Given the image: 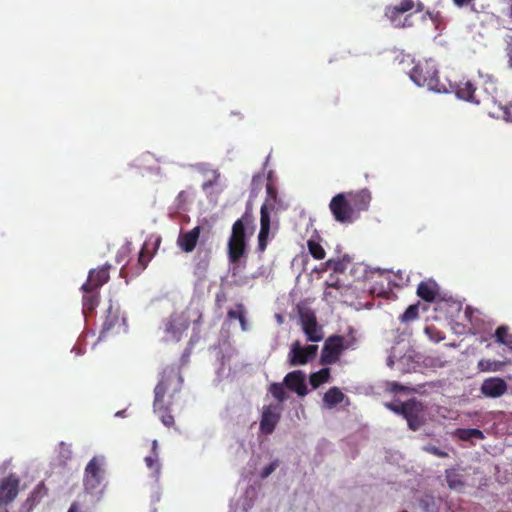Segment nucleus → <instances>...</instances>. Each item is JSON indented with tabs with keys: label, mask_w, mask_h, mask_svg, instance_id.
<instances>
[{
	"label": "nucleus",
	"mask_w": 512,
	"mask_h": 512,
	"mask_svg": "<svg viewBox=\"0 0 512 512\" xmlns=\"http://www.w3.org/2000/svg\"><path fill=\"white\" fill-rule=\"evenodd\" d=\"M304 349H305V354H306L307 363H308L311 359H313L316 356L318 346L308 345V346L304 347Z\"/></svg>",
	"instance_id": "ea45409f"
},
{
	"label": "nucleus",
	"mask_w": 512,
	"mask_h": 512,
	"mask_svg": "<svg viewBox=\"0 0 512 512\" xmlns=\"http://www.w3.org/2000/svg\"><path fill=\"white\" fill-rule=\"evenodd\" d=\"M329 379V368H322L317 372L311 373L309 377L310 384L314 389L318 388L321 384L328 382Z\"/></svg>",
	"instance_id": "bb28decb"
},
{
	"label": "nucleus",
	"mask_w": 512,
	"mask_h": 512,
	"mask_svg": "<svg viewBox=\"0 0 512 512\" xmlns=\"http://www.w3.org/2000/svg\"><path fill=\"white\" fill-rule=\"evenodd\" d=\"M207 265H208V263L205 262L204 265H203V269H206Z\"/></svg>",
	"instance_id": "864d4df0"
},
{
	"label": "nucleus",
	"mask_w": 512,
	"mask_h": 512,
	"mask_svg": "<svg viewBox=\"0 0 512 512\" xmlns=\"http://www.w3.org/2000/svg\"><path fill=\"white\" fill-rule=\"evenodd\" d=\"M216 305L220 308L222 303L226 301V294L224 292H220L216 294Z\"/></svg>",
	"instance_id": "a19ab883"
},
{
	"label": "nucleus",
	"mask_w": 512,
	"mask_h": 512,
	"mask_svg": "<svg viewBox=\"0 0 512 512\" xmlns=\"http://www.w3.org/2000/svg\"><path fill=\"white\" fill-rule=\"evenodd\" d=\"M119 321V309L110 304L106 311V316L100 331L99 340L105 338L108 333L111 332L117 324H119Z\"/></svg>",
	"instance_id": "aec40b11"
},
{
	"label": "nucleus",
	"mask_w": 512,
	"mask_h": 512,
	"mask_svg": "<svg viewBox=\"0 0 512 512\" xmlns=\"http://www.w3.org/2000/svg\"><path fill=\"white\" fill-rule=\"evenodd\" d=\"M269 391L272 394V396L279 402H283L287 397L284 387L281 383L271 384Z\"/></svg>",
	"instance_id": "f704fd0d"
},
{
	"label": "nucleus",
	"mask_w": 512,
	"mask_h": 512,
	"mask_svg": "<svg viewBox=\"0 0 512 512\" xmlns=\"http://www.w3.org/2000/svg\"><path fill=\"white\" fill-rule=\"evenodd\" d=\"M201 231L202 226H196L187 232L180 233L177 239L178 247L186 253L192 252L197 245Z\"/></svg>",
	"instance_id": "dca6fc26"
},
{
	"label": "nucleus",
	"mask_w": 512,
	"mask_h": 512,
	"mask_svg": "<svg viewBox=\"0 0 512 512\" xmlns=\"http://www.w3.org/2000/svg\"><path fill=\"white\" fill-rule=\"evenodd\" d=\"M214 174H215V180L214 181L209 180V181L204 182L203 185H202L203 190H206L209 187L214 185V183L216 182L217 178L219 177V174L217 173V171H214Z\"/></svg>",
	"instance_id": "37998d69"
},
{
	"label": "nucleus",
	"mask_w": 512,
	"mask_h": 512,
	"mask_svg": "<svg viewBox=\"0 0 512 512\" xmlns=\"http://www.w3.org/2000/svg\"><path fill=\"white\" fill-rule=\"evenodd\" d=\"M145 463L149 469L155 471L156 473H159V471H160L159 455L151 454L149 456H146Z\"/></svg>",
	"instance_id": "c9c22d12"
},
{
	"label": "nucleus",
	"mask_w": 512,
	"mask_h": 512,
	"mask_svg": "<svg viewBox=\"0 0 512 512\" xmlns=\"http://www.w3.org/2000/svg\"><path fill=\"white\" fill-rule=\"evenodd\" d=\"M389 385L393 392H402L405 390V387L397 382H391Z\"/></svg>",
	"instance_id": "79ce46f5"
},
{
	"label": "nucleus",
	"mask_w": 512,
	"mask_h": 512,
	"mask_svg": "<svg viewBox=\"0 0 512 512\" xmlns=\"http://www.w3.org/2000/svg\"><path fill=\"white\" fill-rule=\"evenodd\" d=\"M111 264H104L103 266L91 269L88 274L87 281L82 285V290H87L89 288L100 289L105 283H107L110 279V269Z\"/></svg>",
	"instance_id": "9d476101"
},
{
	"label": "nucleus",
	"mask_w": 512,
	"mask_h": 512,
	"mask_svg": "<svg viewBox=\"0 0 512 512\" xmlns=\"http://www.w3.org/2000/svg\"><path fill=\"white\" fill-rule=\"evenodd\" d=\"M151 454L159 455V453H158V442H157V440H153V441H152Z\"/></svg>",
	"instance_id": "49530a36"
},
{
	"label": "nucleus",
	"mask_w": 512,
	"mask_h": 512,
	"mask_svg": "<svg viewBox=\"0 0 512 512\" xmlns=\"http://www.w3.org/2000/svg\"><path fill=\"white\" fill-rule=\"evenodd\" d=\"M508 390L506 381L500 377H490L485 379L480 387L481 393L489 398H499Z\"/></svg>",
	"instance_id": "9b49d317"
},
{
	"label": "nucleus",
	"mask_w": 512,
	"mask_h": 512,
	"mask_svg": "<svg viewBox=\"0 0 512 512\" xmlns=\"http://www.w3.org/2000/svg\"><path fill=\"white\" fill-rule=\"evenodd\" d=\"M326 267L332 269L336 273H342L347 268V261L344 259H329L325 263Z\"/></svg>",
	"instance_id": "473e14b6"
},
{
	"label": "nucleus",
	"mask_w": 512,
	"mask_h": 512,
	"mask_svg": "<svg viewBox=\"0 0 512 512\" xmlns=\"http://www.w3.org/2000/svg\"><path fill=\"white\" fill-rule=\"evenodd\" d=\"M445 478L450 489L461 491L464 488L463 476L455 469H447L445 471Z\"/></svg>",
	"instance_id": "b1692460"
},
{
	"label": "nucleus",
	"mask_w": 512,
	"mask_h": 512,
	"mask_svg": "<svg viewBox=\"0 0 512 512\" xmlns=\"http://www.w3.org/2000/svg\"><path fill=\"white\" fill-rule=\"evenodd\" d=\"M424 8V3L420 0H401L398 4L386 6L384 16L395 28H411L414 25V14L424 11Z\"/></svg>",
	"instance_id": "7ed1b4c3"
},
{
	"label": "nucleus",
	"mask_w": 512,
	"mask_h": 512,
	"mask_svg": "<svg viewBox=\"0 0 512 512\" xmlns=\"http://www.w3.org/2000/svg\"><path fill=\"white\" fill-rule=\"evenodd\" d=\"M288 361L290 366L307 364L305 349L301 346V343L298 340L293 342L291 345L290 352L288 354Z\"/></svg>",
	"instance_id": "4be33fe9"
},
{
	"label": "nucleus",
	"mask_w": 512,
	"mask_h": 512,
	"mask_svg": "<svg viewBox=\"0 0 512 512\" xmlns=\"http://www.w3.org/2000/svg\"><path fill=\"white\" fill-rule=\"evenodd\" d=\"M472 0H453L454 4L458 7L468 5Z\"/></svg>",
	"instance_id": "a18cd8bd"
},
{
	"label": "nucleus",
	"mask_w": 512,
	"mask_h": 512,
	"mask_svg": "<svg viewBox=\"0 0 512 512\" xmlns=\"http://www.w3.org/2000/svg\"><path fill=\"white\" fill-rule=\"evenodd\" d=\"M457 435L460 440L462 441H468L472 438L476 439H483L484 434L481 430L476 428H465V429H458Z\"/></svg>",
	"instance_id": "c756f323"
},
{
	"label": "nucleus",
	"mask_w": 512,
	"mask_h": 512,
	"mask_svg": "<svg viewBox=\"0 0 512 512\" xmlns=\"http://www.w3.org/2000/svg\"><path fill=\"white\" fill-rule=\"evenodd\" d=\"M344 397L345 395L338 387H332L324 394L323 401L329 407H333L341 403Z\"/></svg>",
	"instance_id": "a878e982"
},
{
	"label": "nucleus",
	"mask_w": 512,
	"mask_h": 512,
	"mask_svg": "<svg viewBox=\"0 0 512 512\" xmlns=\"http://www.w3.org/2000/svg\"><path fill=\"white\" fill-rule=\"evenodd\" d=\"M307 247L310 255L315 260H323L326 256V252L319 241L311 238L307 241Z\"/></svg>",
	"instance_id": "c85d7f7f"
},
{
	"label": "nucleus",
	"mask_w": 512,
	"mask_h": 512,
	"mask_svg": "<svg viewBox=\"0 0 512 512\" xmlns=\"http://www.w3.org/2000/svg\"><path fill=\"white\" fill-rule=\"evenodd\" d=\"M186 193L185 191H181L179 194H178V199H184Z\"/></svg>",
	"instance_id": "3c124183"
},
{
	"label": "nucleus",
	"mask_w": 512,
	"mask_h": 512,
	"mask_svg": "<svg viewBox=\"0 0 512 512\" xmlns=\"http://www.w3.org/2000/svg\"><path fill=\"white\" fill-rule=\"evenodd\" d=\"M424 406L421 402L410 399L401 403L394 411L401 413L411 430L416 431L424 424Z\"/></svg>",
	"instance_id": "0eeeda50"
},
{
	"label": "nucleus",
	"mask_w": 512,
	"mask_h": 512,
	"mask_svg": "<svg viewBox=\"0 0 512 512\" xmlns=\"http://www.w3.org/2000/svg\"><path fill=\"white\" fill-rule=\"evenodd\" d=\"M279 466V461L278 460H274L272 461L270 464H268L267 466H265L261 473H260V477L262 479H265L267 478L270 474H272L276 468Z\"/></svg>",
	"instance_id": "4c0bfd02"
},
{
	"label": "nucleus",
	"mask_w": 512,
	"mask_h": 512,
	"mask_svg": "<svg viewBox=\"0 0 512 512\" xmlns=\"http://www.w3.org/2000/svg\"><path fill=\"white\" fill-rule=\"evenodd\" d=\"M68 512H81L80 505L77 502H73Z\"/></svg>",
	"instance_id": "c03bdc74"
},
{
	"label": "nucleus",
	"mask_w": 512,
	"mask_h": 512,
	"mask_svg": "<svg viewBox=\"0 0 512 512\" xmlns=\"http://www.w3.org/2000/svg\"><path fill=\"white\" fill-rule=\"evenodd\" d=\"M423 450L439 458H447L449 456L447 452L439 449L434 445H426L423 447Z\"/></svg>",
	"instance_id": "e433bc0d"
},
{
	"label": "nucleus",
	"mask_w": 512,
	"mask_h": 512,
	"mask_svg": "<svg viewBox=\"0 0 512 512\" xmlns=\"http://www.w3.org/2000/svg\"><path fill=\"white\" fill-rule=\"evenodd\" d=\"M440 292L439 285L436 281L429 279L421 281L417 287V295L426 302H434Z\"/></svg>",
	"instance_id": "a211bd4d"
},
{
	"label": "nucleus",
	"mask_w": 512,
	"mask_h": 512,
	"mask_svg": "<svg viewBox=\"0 0 512 512\" xmlns=\"http://www.w3.org/2000/svg\"><path fill=\"white\" fill-rule=\"evenodd\" d=\"M402 512H408V511L404 510V511H402Z\"/></svg>",
	"instance_id": "4d7b16f0"
},
{
	"label": "nucleus",
	"mask_w": 512,
	"mask_h": 512,
	"mask_svg": "<svg viewBox=\"0 0 512 512\" xmlns=\"http://www.w3.org/2000/svg\"><path fill=\"white\" fill-rule=\"evenodd\" d=\"M452 88L459 99L480 104L481 101L476 94V88L471 81L462 79L456 82Z\"/></svg>",
	"instance_id": "4468645a"
},
{
	"label": "nucleus",
	"mask_w": 512,
	"mask_h": 512,
	"mask_svg": "<svg viewBox=\"0 0 512 512\" xmlns=\"http://www.w3.org/2000/svg\"><path fill=\"white\" fill-rule=\"evenodd\" d=\"M172 326V322H168L166 327L167 331H170L172 329Z\"/></svg>",
	"instance_id": "603ef678"
},
{
	"label": "nucleus",
	"mask_w": 512,
	"mask_h": 512,
	"mask_svg": "<svg viewBox=\"0 0 512 512\" xmlns=\"http://www.w3.org/2000/svg\"><path fill=\"white\" fill-rule=\"evenodd\" d=\"M508 57H509V60H508L509 67L512 68V50L508 53Z\"/></svg>",
	"instance_id": "8fccbe9b"
},
{
	"label": "nucleus",
	"mask_w": 512,
	"mask_h": 512,
	"mask_svg": "<svg viewBox=\"0 0 512 512\" xmlns=\"http://www.w3.org/2000/svg\"><path fill=\"white\" fill-rule=\"evenodd\" d=\"M300 321L308 341L320 342L323 339L322 327L318 325L313 312L307 311L301 313Z\"/></svg>",
	"instance_id": "1a4fd4ad"
},
{
	"label": "nucleus",
	"mask_w": 512,
	"mask_h": 512,
	"mask_svg": "<svg viewBox=\"0 0 512 512\" xmlns=\"http://www.w3.org/2000/svg\"><path fill=\"white\" fill-rule=\"evenodd\" d=\"M19 489V479L17 476L11 474L1 480L0 483V506L7 505L12 502Z\"/></svg>",
	"instance_id": "f8f14e48"
},
{
	"label": "nucleus",
	"mask_w": 512,
	"mask_h": 512,
	"mask_svg": "<svg viewBox=\"0 0 512 512\" xmlns=\"http://www.w3.org/2000/svg\"><path fill=\"white\" fill-rule=\"evenodd\" d=\"M348 199L351 203L352 209L355 215L360 214L362 211H366L371 202V193L367 189L360 190L358 192H349L346 193Z\"/></svg>",
	"instance_id": "f3484780"
},
{
	"label": "nucleus",
	"mask_w": 512,
	"mask_h": 512,
	"mask_svg": "<svg viewBox=\"0 0 512 512\" xmlns=\"http://www.w3.org/2000/svg\"><path fill=\"white\" fill-rule=\"evenodd\" d=\"M280 417L281 414L277 405H269L265 407L260 421L261 432L265 435L272 434L280 420Z\"/></svg>",
	"instance_id": "ddd939ff"
},
{
	"label": "nucleus",
	"mask_w": 512,
	"mask_h": 512,
	"mask_svg": "<svg viewBox=\"0 0 512 512\" xmlns=\"http://www.w3.org/2000/svg\"><path fill=\"white\" fill-rule=\"evenodd\" d=\"M498 344L507 346L512 350V334L509 333V328L505 325L499 326L493 335Z\"/></svg>",
	"instance_id": "393cba45"
},
{
	"label": "nucleus",
	"mask_w": 512,
	"mask_h": 512,
	"mask_svg": "<svg viewBox=\"0 0 512 512\" xmlns=\"http://www.w3.org/2000/svg\"><path fill=\"white\" fill-rule=\"evenodd\" d=\"M371 292L374 293V294H377L378 296H381V295L386 293L384 291H378L375 286L372 287Z\"/></svg>",
	"instance_id": "09e8293b"
},
{
	"label": "nucleus",
	"mask_w": 512,
	"mask_h": 512,
	"mask_svg": "<svg viewBox=\"0 0 512 512\" xmlns=\"http://www.w3.org/2000/svg\"><path fill=\"white\" fill-rule=\"evenodd\" d=\"M103 458L93 457L85 468L84 488L88 492L98 489L104 479Z\"/></svg>",
	"instance_id": "6e6552de"
},
{
	"label": "nucleus",
	"mask_w": 512,
	"mask_h": 512,
	"mask_svg": "<svg viewBox=\"0 0 512 512\" xmlns=\"http://www.w3.org/2000/svg\"><path fill=\"white\" fill-rule=\"evenodd\" d=\"M270 233V215L260 214V231L258 234V250L263 252L267 247V239Z\"/></svg>",
	"instance_id": "5701e85b"
},
{
	"label": "nucleus",
	"mask_w": 512,
	"mask_h": 512,
	"mask_svg": "<svg viewBox=\"0 0 512 512\" xmlns=\"http://www.w3.org/2000/svg\"><path fill=\"white\" fill-rule=\"evenodd\" d=\"M425 17H428L436 25V27H438V24L442 21V15L439 11L427 10L423 15V18Z\"/></svg>",
	"instance_id": "58836bf2"
},
{
	"label": "nucleus",
	"mask_w": 512,
	"mask_h": 512,
	"mask_svg": "<svg viewBox=\"0 0 512 512\" xmlns=\"http://www.w3.org/2000/svg\"><path fill=\"white\" fill-rule=\"evenodd\" d=\"M357 339L354 335L353 329H350L347 337L340 335H332L325 340L323 345L320 364L332 365L336 363L343 351L353 349L356 345Z\"/></svg>",
	"instance_id": "20e7f679"
},
{
	"label": "nucleus",
	"mask_w": 512,
	"mask_h": 512,
	"mask_svg": "<svg viewBox=\"0 0 512 512\" xmlns=\"http://www.w3.org/2000/svg\"><path fill=\"white\" fill-rule=\"evenodd\" d=\"M83 295V313L85 315L92 314L95 308L99 304L100 292L99 289L89 288L87 290H82Z\"/></svg>",
	"instance_id": "412c9836"
},
{
	"label": "nucleus",
	"mask_w": 512,
	"mask_h": 512,
	"mask_svg": "<svg viewBox=\"0 0 512 512\" xmlns=\"http://www.w3.org/2000/svg\"><path fill=\"white\" fill-rule=\"evenodd\" d=\"M284 384L299 396L303 397L308 393L305 374L301 370L289 372L284 378Z\"/></svg>",
	"instance_id": "2eb2a0df"
},
{
	"label": "nucleus",
	"mask_w": 512,
	"mask_h": 512,
	"mask_svg": "<svg viewBox=\"0 0 512 512\" xmlns=\"http://www.w3.org/2000/svg\"><path fill=\"white\" fill-rule=\"evenodd\" d=\"M505 364H506V362H502V361L481 359L478 362V369L481 372H497V371H500Z\"/></svg>",
	"instance_id": "cd10ccee"
},
{
	"label": "nucleus",
	"mask_w": 512,
	"mask_h": 512,
	"mask_svg": "<svg viewBox=\"0 0 512 512\" xmlns=\"http://www.w3.org/2000/svg\"><path fill=\"white\" fill-rule=\"evenodd\" d=\"M266 193L267 197L265 199V202L261 206L260 214L265 212V214L270 215V211L282 208V203L281 200L278 198L277 189L272 183H267Z\"/></svg>",
	"instance_id": "6ab92c4d"
},
{
	"label": "nucleus",
	"mask_w": 512,
	"mask_h": 512,
	"mask_svg": "<svg viewBox=\"0 0 512 512\" xmlns=\"http://www.w3.org/2000/svg\"><path fill=\"white\" fill-rule=\"evenodd\" d=\"M419 305L420 303L418 302L408 306L405 312L399 316V320L402 323H409L416 320L419 317Z\"/></svg>",
	"instance_id": "7c9ffc66"
},
{
	"label": "nucleus",
	"mask_w": 512,
	"mask_h": 512,
	"mask_svg": "<svg viewBox=\"0 0 512 512\" xmlns=\"http://www.w3.org/2000/svg\"><path fill=\"white\" fill-rule=\"evenodd\" d=\"M4 512H8L6 509H4Z\"/></svg>",
	"instance_id": "5fc2aeb1"
},
{
	"label": "nucleus",
	"mask_w": 512,
	"mask_h": 512,
	"mask_svg": "<svg viewBox=\"0 0 512 512\" xmlns=\"http://www.w3.org/2000/svg\"><path fill=\"white\" fill-rule=\"evenodd\" d=\"M329 209L334 219L339 223H353L358 219V215H355L346 193L335 195L329 203Z\"/></svg>",
	"instance_id": "423d86ee"
},
{
	"label": "nucleus",
	"mask_w": 512,
	"mask_h": 512,
	"mask_svg": "<svg viewBox=\"0 0 512 512\" xmlns=\"http://www.w3.org/2000/svg\"><path fill=\"white\" fill-rule=\"evenodd\" d=\"M183 379L173 367L164 369L161 379L154 389L153 410L158 414L166 427L174 426V416L171 414L173 398L181 389Z\"/></svg>",
	"instance_id": "f257e3e1"
},
{
	"label": "nucleus",
	"mask_w": 512,
	"mask_h": 512,
	"mask_svg": "<svg viewBox=\"0 0 512 512\" xmlns=\"http://www.w3.org/2000/svg\"><path fill=\"white\" fill-rule=\"evenodd\" d=\"M504 113L512 121V104L505 108Z\"/></svg>",
	"instance_id": "de8ad7c7"
},
{
	"label": "nucleus",
	"mask_w": 512,
	"mask_h": 512,
	"mask_svg": "<svg viewBox=\"0 0 512 512\" xmlns=\"http://www.w3.org/2000/svg\"><path fill=\"white\" fill-rule=\"evenodd\" d=\"M229 319H238L243 330H246L245 308L243 304H237V309H230L227 313Z\"/></svg>",
	"instance_id": "2f4dec72"
},
{
	"label": "nucleus",
	"mask_w": 512,
	"mask_h": 512,
	"mask_svg": "<svg viewBox=\"0 0 512 512\" xmlns=\"http://www.w3.org/2000/svg\"><path fill=\"white\" fill-rule=\"evenodd\" d=\"M411 80L420 87H427L429 90L441 92L445 86L439 80V72L434 61L424 60L414 65L410 72Z\"/></svg>",
	"instance_id": "39448f33"
},
{
	"label": "nucleus",
	"mask_w": 512,
	"mask_h": 512,
	"mask_svg": "<svg viewBox=\"0 0 512 512\" xmlns=\"http://www.w3.org/2000/svg\"><path fill=\"white\" fill-rule=\"evenodd\" d=\"M511 15H512V7H511Z\"/></svg>",
	"instance_id": "6e6d98bb"
},
{
	"label": "nucleus",
	"mask_w": 512,
	"mask_h": 512,
	"mask_svg": "<svg viewBox=\"0 0 512 512\" xmlns=\"http://www.w3.org/2000/svg\"><path fill=\"white\" fill-rule=\"evenodd\" d=\"M253 223L251 209L247 207L242 217L236 220L232 226V232L228 240V259L236 264L245 256L247 250L246 227Z\"/></svg>",
	"instance_id": "f03ea898"
},
{
	"label": "nucleus",
	"mask_w": 512,
	"mask_h": 512,
	"mask_svg": "<svg viewBox=\"0 0 512 512\" xmlns=\"http://www.w3.org/2000/svg\"><path fill=\"white\" fill-rule=\"evenodd\" d=\"M150 259L151 256L148 254L146 248L143 247L139 252L136 272L141 273L142 271H144L147 268Z\"/></svg>",
	"instance_id": "72a5a7b5"
}]
</instances>
